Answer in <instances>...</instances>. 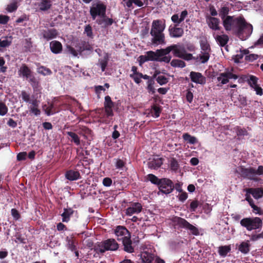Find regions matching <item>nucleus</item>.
I'll return each instance as SVG.
<instances>
[{
    "label": "nucleus",
    "instance_id": "obj_47",
    "mask_svg": "<svg viewBox=\"0 0 263 263\" xmlns=\"http://www.w3.org/2000/svg\"><path fill=\"white\" fill-rule=\"evenodd\" d=\"M258 78L254 76L250 75L248 79V82L252 88L257 85Z\"/></svg>",
    "mask_w": 263,
    "mask_h": 263
},
{
    "label": "nucleus",
    "instance_id": "obj_4",
    "mask_svg": "<svg viewBox=\"0 0 263 263\" xmlns=\"http://www.w3.org/2000/svg\"><path fill=\"white\" fill-rule=\"evenodd\" d=\"M240 224L249 231L256 230L259 232L262 227L263 222L258 217H246L240 220Z\"/></svg>",
    "mask_w": 263,
    "mask_h": 263
},
{
    "label": "nucleus",
    "instance_id": "obj_18",
    "mask_svg": "<svg viewBox=\"0 0 263 263\" xmlns=\"http://www.w3.org/2000/svg\"><path fill=\"white\" fill-rule=\"evenodd\" d=\"M164 161L162 158H154L149 159L147 166L151 169L157 170L161 167Z\"/></svg>",
    "mask_w": 263,
    "mask_h": 263
},
{
    "label": "nucleus",
    "instance_id": "obj_11",
    "mask_svg": "<svg viewBox=\"0 0 263 263\" xmlns=\"http://www.w3.org/2000/svg\"><path fill=\"white\" fill-rule=\"evenodd\" d=\"M232 71H233V68L231 69V71L227 70L224 72L220 73L219 77H217L218 81L220 82L221 84H226L229 82V79H237L238 76L233 73Z\"/></svg>",
    "mask_w": 263,
    "mask_h": 263
},
{
    "label": "nucleus",
    "instance_id": "obj_20",
    "mask_svg": "<svg viewBox=\"0 0 263 263\" xmlns=\"http://www.w3.org/2000/svg\"><path fill=\"white\" fill-rule=\"evenodd\" d=\"M246 192L249 193L256 199L261 198L263 196V189L261 188H246L244 190Z\"/></svg>",
    "mask_w": 263,
    "mask_h": 263
},
{
    "label": "nucleus",
    "instance_id": "obj_58",
    "mask_svg": "<svg viewBox=\"0 0 263 263\" xmlns=\"http://www.w3.org/2000/svg\"><path fill=\"white\" fill-rule=\"evenodd\" d=\"M177 197L178 198L179 201L183 202L188 197V195L185 192L182 191L180 192Z\"/></svg>",
    "mask_w": 263,
    "mask_h": 263
},
{
    "label": "nucleus",
    "instance_id": "obj_62",
    "mask_svg": "<svg viewBox=\"0 0 263 263\" xmlns=\"http://www.w3.org/2000/svg\"><path fill=\"white\" fill-rule=\"evenodd\" d=\"M237 136H247L248 133L247 130L245 128L238 127L236 130Z\"/></svg>",
    "mask_w": 263,
    "mask_h": 263
},
{
    "label": "nucleus",
    "instance_id": "obj_33",
    "mask_svg": "<svg viewBox=\"0 0 263 263\" xmlns=\"http://www.w3.org/2000/svg\"><path fill=\"white\" fill-rule=\"evenodd\" d=\"M219 16L220 17L222 21L227 18L230 12V8L226 6L221 7L219 10Z\"/></svg>",
    "mask_w": 263,
    "mask_h": 263
},
{
    "label": "nucleus",
    "instance_id": "obj_21",
    "mask_svg": "<svg viewBox=\"0 0 263 263\" xmlns=\"http://www.w3.org/2000/svg\"><path fill=\"white\" fill-rule=\"evenodd\" d=\"M123 246V250L129 253L134 252V247L133 246V242L131 240V235L122 240Z\"/></svg>",
    "mask_w": 263,
    "mask_h": 263
},
{
    "label": "nucleus",
    "instance_id": "obj_15",
    "mask_svg": "<svg viewBox=\"0 0 263 263\" xmlns=\"http://www.w3.org/2000/svg\"><path fill=\"white\" fill-rule=\"evenodd\" d=\"M191 81L196 84H204L205 83V78L200 72L191 71L190 73Z\"/></svg>",
    "mask_w": 263,
    "mask_h": 263
},
{
    "label": "nucleus",
    "instance_id": "obj_41",
    "mask_svg": "<svg viewBox=\"0 0 263 263\" xmlns=\"http://www.w3.org/2000/svg\"><path fill=\"white\" fill-rule=\"evenodd\" d=\"M171 65L174 67L183 68L185 67L186 64L184 61L182 60L178 59H173L171 62Z\"/></svg>",
    "mask_w": 263,
    "mask_h": 263
},
{
    "label": "nucleus",
    "instance_id": "obj_52",
    "mask_svg": "<svg viewBox=\"0 0 263 263\" xmlns=\"http://www.w3.org/2000/svg\"><path fill=\"white\" fill-rule=\"evenodd\" d=\"M28 79H29V81L33 89L37 88L39 86V82L37 81L34 76L32 75Z\"/></svg>",
    "mask_w": 263,
    "mask_h": 263
},
{
    "label": "nucleus",
    "instance_id": "obj_39",
    "mask_svg": "<svg viewBox=\"0 0 263 263\" xmlns=\"http://www.w3.org/2000/svg\"><path fill=\"white\" fill-rule=\"evenodd\" d=\"M174 47L175 46H173V44L170 46L167 47L165 49H157V52L158 54H159L160 57L166 55L171 51H172V50L174 49Z\"/></svg>",
    "mask_w": 263,
    "mask_h": 263
},
{
    "label": "nucleus",
    "instance_id": "obj_49",
    "mask_svg": "<svg viewBox=\"0 0 263 263\" xmlns=\"http://www.w3.org/2000/svg\"><path fill=\"white\" fill-rule=\"evenodd\" d=\"M37 72L44 76L49 75L52 73L50 69L42 66L37 68Z\"/></svg>",
    "mask_w": 263,
    "mask_h": 263
},
{
    "label": "nucleus",
    "instance_id": "obj_7",
    "mask_svg": "<svg viewBox=\"0 0 263 263\" xmlns=\"http://www.w3.org/2000/svg\"><path fill=\"white\" fill-rule=\"evenodd\" d=\"M172 221L180 228L190 231L192 234L194 235H198L199 234L198 229L194 226L190 224L185 219L179 217H175L173 219Z\"/></svg>",
    "mask_w": 263,
    "mask_h": 263
},
{
    "label": "nucleus",
    "instance_id": "obj_1",
    "mask_svg": "<svg viewBox=\"0 0 263 263\" xmlns=\"http://www.w3.org/2000/svg\"><path fill=\"white\" fill-rule=\"evenodd\" d=\"M222 25L227 31H235L238 37L242 40H246L252 31V26L248 24L241 16H228L222 21Z\"/></svg>",
    "mask_w": 263,
    "mask_h": 263
},
{
    "label": "nucleus",
    "instance_id": "obj_26",
    "mask_svg": "<svg viewBox=\"0 0 263 263\" xmlns=\"http://www.w3.org/2000/svg\"><path fill=\"white\" fill-rule=\"evenodd\" d=\"M65 177L70 181H74L81 178V176L78 171L70 170L66 172Z\"/></svg>",
    "mask_w": 263,
    "mask_h": 263
},
{
    "label": "nucleus",
    "instance_id": "obj_32",
    "mask_svg": "<svg viewBox=\"0 0 263 263\" xmlns=\"http://www.w3.org/2000/svg\"><path fill=\"white\" fill-rule=\"evenodd\" d=\"M183 140L187 141V143L191 144H195L197 143L198 141L195 137L191 136L189 133H184L182 135Z\"/></svg>",
    "mask_w": 263,
    "mask_h": 263
},
{
    "label": "nucleus",
    "instance_id": "obj_48",
    "mask_svg": "<svg viewBox=\"0 0 263 263\" xmlns=\"http://www.w3.org/2000/svg\"><path fill=\"white\" fill-rule=\"evenodd\" d=\"M157 82L160 85H163L167 84L168 82V78L164 76H158L156 79Z\"/></svg>",
    "mask_w": 263,
    "mask_h": 263
},
{
    "label": "nucleus",
    "instance_id": "obj_35",
    "mask_svg": "<svg viewBox=\"0 0 263 263\" xmlns=\"http://www.w3.org/2000/svg\"><path fill=\"white\" fill-rule=\"evenodd\" d=\"M162 111V107L156 104H154L152 106L151 112L152 116L155 118H158L160 116V115Z\"/></svg>",
    "mask_w": 263,
    "mask_h": 263
},
{
    "label": "nucleus",
    "instance_id": "obj_36",
    "mask_svg": "<svg viewBox=\"0 0 263 263\" xmlns=\"http://www.w3.org/2000/svg\"><path fill=\"white\" fill-rule=\"evenodd\" d=\"M147 179L151 181V182L155 185H159L160 182L162 181V178L159 179L156 176L153 174H149L147 175Z\"/></svg>",
    "mask_w": 263,
    "mask_h": 263
},
{
    "label": "nucleus",
    "instance_id": "obj_31",
    "mask_svg": "<svg viewBox=\"0 0 263 263\" xmlns=\"http://www.w3.org/2000/svg\"><path fill=\"white\" fill-rule=\"evenodd\" d=\"M231 250V247L229 246H222L218 248V253L220 256L226 257Z\"/></svg>",
    "mask_w": 263,
    "mask_h": 263
},
{
    "label": "nucleus",
    "instance_id": "obj_44",
    "mask_svg": "<svg viewBox=\"0 0 263 263\" xmlns=\"http://www.w3.org/2000/svg\"><path fill=\"white\" fill-rule=\"evenodd\" d=\"M173 46H175L174 49L172 50L174 55L176 57L181 58L182 54H183L184 49H182V50L179 49L178 48V46L176 44H173Z\"/></svg>",
    "mask_w": 263,
    "mask_h": 263
},
{
    "label": "nucleus",
    "instance_id": "obj_45",
    "mask_svg": "<svg viewBox=\"0 0 263 263\" xmlns=\"http://www.w3.org/2000/svg\"><path fill=\"white\" fill-rule=\"evenodd\" d=\"M141 258L143 263H152L154 258L152 254L144 253L142 255Z\"/></svg>",
    "mask_w": 263,
    "mask_h": 263
},
{
    "label": "nucleus",
    "instance_id": "obj_30",
    "mask_svg": "<svg viewBox=\"0 0 263 263\" xmlns=\"http://www.w3.org/2000/svg\"><path fill=\"white\" fill-rule=\"evenodd\" d=\"M250 244L249 243V241L242 242L238 248V250L242 253L246 254L250 252Z\"/></svg>",
    "mask_w": 263,
    "mask_h": 263
},
{
    "label": "nucleus",
    "instance_id": "obj_56",
    "mask_svg": "<svg viewBox=\"0 0 263 263\" xmlns=\"http://www.w3.org/2000/svg\"><path fill=\"white\" fill-rule=\"evenodd\" d=\"M84 33L86 34L88 37L90 38L93 37L92 27L90 25H87L85 27Z\"/></svg>",
    "mask_w": 263,
    "mask_h": 263
},
{
    "label": "nucleus",
    "instance_id": "obj_38",
    "mask_svg": "<svg viewBox=\"0 0 263 263\" xmlns=\"http://www.w3.org/2000/svg\"><path fill=\"white\" fill-rule=\"evenodd\" d=\"M133 4L138 7H142L144 5V3L142 0H128L126 3V5L129 8H133Z\"/></svg>",
    "mask_w": 263,
    "mask_h": 263
},
{
    "label": "nucleus",
    "instance_id": "obj_22",
    "mask_svg": "<svg viewBox=\"0 0 263 263\" xmlns=\"http://www.w3.org/2000/svg\"><path fill=\"white\" fill-rule=\"evenodd\" d=\"M50 49L52 53L59 54L62 52L63 46L59 41H52L50 43Z\"/></svg>",
    "mask_w": 263,
    "mask_h": 263
},
{
    "label": "nucleus",
    "instance_id": "obj_9",
    "mask_svg": "<svg viewBox=\"0 0 263 263\" xmlns=\"http://www.w3.org/2000/svg\"><path fill=\"white\" fill-rule=\"evenodd\" d=\"M106 6L103 3H98L90 7V14L93 20H95L97 16L100 17L106 14Z\"/></svg>",
    "mask_w": 263,
    "mask_h": 263
},
{
    "label": "nucleus",
    "instance_id": "obj_61",
    "mask_svg": "<svg viewBox=\"0 0 263 263\" xmlns=\"http://www.w3.org/2000/svg\"><path fill=\"white\" fill-rule=\"evenodd\" d=\"M125 165V162L120 159L116 160L115 166L117 168L122 169Z\"/></svg>",
    "mask_w": 263,
    "mask_h": 263
},
{
    "label": "nucleus",
    "instance_id": "obj_25",
    "mask_svg": "<svg viewBox=\"0 0 263 263\" xmlns=\"http://www.w3.org/2000/svg\"><path fill=\"white\" fill-rule=\"evenodd\" d=\"M65 134L68 136V138L71 142L74 143L77 146L80 145L81 140L78 134L73 132H66Z\"/></svg>",
    "mask_w": 263,
    "mask_h": 263
},
{
    "label": "nucleus",
    "instance_id": "obj_2",
    "mask_svg": "<svg viewBox=\"0 0 263 263\" xmlns=\"http://www.w3.org/2000/svg\"><path fill=\"white\" fill-rule=\"evenodd\" d=\"M165 28V20H154L152 24L150 34L152 36L151 43L154 46L166 44L164 30Z\"/></svg>",
    "mask_w": 263,
    "mask_h": 263
},
{
    "label": "nucleus",
    "instance_id": "obj_19",
    "mask_svg": "<svg viewBox=\"0 0 263 263\" xmlns=\"http://www.w3.org/2000/svg\"><path fill=\"white\" fill-rule=\"evenodd\" d=\"M42 35L44 39L49 41L55 39L58 35V31L54 28L44 30L42 31Z\"/></svg>",
    "mask_w": 263,
    "mask_h": 263
},
{
    "label": "nucleus",
    "instance_id": "obj_50",
    "mask_svg": "<svg viewBox=\"0 0 263 263\" xmlns=\"http://www.w3.org/2000/svg\"><path fill=\"white\" fill-rule=\"evenodd\" d=\"M21 97L22 100L26 103H29L32 100L30 99V95L25 90L21 91Z\"/></svg>",
    "mask_w": 263,
    "mask_h": 263
},
{
    "label": "nucleus",
    "instance_id": "obj_59",
    "mask_svg": "<svg viewBox=\"0 0 263 263\" xmlns=\"http://www.w3.org/2000/svg\"><path fill=\"white\" fill-rule=\"evenodd\" d=\"M260 238H263V232L258 234H252L250 237V240L252 241H256Z\"/></svg>",
    "mask_w": 263,
    "mask_h": 263
},
{
    "label": "nucleus",
    "instance_id": "obj_40",
    "mask_svg": "<svg viewBox=\"0 0 263 263\" xmlns=\"http://www.w3.org/2000/svg\"><path fill=\"white\" fill-rule=\"evenodd\" d=\"M43 109L45 110V114L47 116H50L56 112L53 103H51L48 106H47L46 105H45L43 106Z\"/></svg>",
    "mask_w": 263,
    "mask_h": 263
},
{
    "label": "nucleus",
    "instance_id": "obj_42",
    "mask_svg": "<svg viewBox=\"0 0 263 263\" xmlns=\"http://www.w3.org/2000/svg\"><path fill=\"white\" fill-rule=\"evenodd\" d=\"M91 133L92 131L90 129L86 126H82L78 132V134L86 138L87 135H91Z\"/></svg>",
    "mask_w": 263,
    "mask_h": 263
},
{
    "label": "nucleus",
    "instance_id": "obj_5",
    "mask_svg": "<svg viewBox=\"0 0 263 263\" xmlns=\"http://www.w3.org/2000/svg\"><path fill=\"white\" fill-rule=\"evenodd\" d=\"M119 245L113 238L107 239L95 246V251L97 253H104L107 251H115L118 249Z\"/></svg>",
    "mask_w": 263,
    "mask_h": 263
},
{
    "label": "nucleus",
    "instance_id": "obj_55",
    "mask_svg": "<svg viewBox=\"0 0 263 263\" xmlns=\"http://www.w3.org/2000/svg\"><path fill=\"white\" fill-rule=\"evenodd\" d=\"M199 206V201L197 200H193L190 204V211L191 212H195Z\"/></svg>",
    "mask_w": 263,
    "mask_h": 263
},
{
    "label": "nucleus",
    "instance_id": "obj_43",
    "mask_svg": "<svg viewBox=\"0 0 263 263\" xmlns=\"http://www.w3.org/2000/svg\"><path fill=\"white\" fill-rule=\"evenodd\" d=\"M109 57L107 53L104 56L103 59L100 61L101 70L104 71L108 64Z\"/></svg>",
    "mask_w": 263,
    "mask_h": 263
},
{
    "label": "nucleus",
    "instance_id": "obj_17",
    "mask_svg": "<svg viewBox=\"0 0 263 263\" xmlns=\"http://www.w3.org/2000/svg\"><path fill=\"white\" fill-rule=\"evenodd\" d=\"M142 209V206L139 202H135L131 204L126 210V214L127 215L132 216L134 214H138L141 212Z\"/></svg>",
    "mask_w": 263,
    "mask_h": 263
},
{
    "label": "nucleus",
    "instance_id": "obj_23",
    "mask_svg": "<svg viewBox=\"0 0 263 263\" xmlns=\"http://www.w3.org/2000/svg\"><path fill=\"white\" fill-rule=\"evenodd\" d=\"M207 23L209 27L212 30H219L220 29L219 26L220 20L217 17H209L207 21Z\"/></svg>",
    "mask_w": 263,
    "mask_h": 263
},
{
    "label": "nucleus",
    "instance_id": "obj_10",
    "mask_svg": "<svg viewBox=\"0 0 263 263\" xmlns=\"http://www.w3.org/2000/svg\"><path fill=\"white\" fill-rule=\"evenodd\" d=\"M158 187L160 192L165 194H168L174 190V184L171 179L163 178Z\"/></svg>",
    "mask_w": 263,
    "mask_h": 263
},
{
    "label": "nucleus",
    "instance_id": "obj_60",
    "mask_svg": "<svg viewBox=\"0 0 263 263\" xmlns=\"http://www.w3.org/2000/svg\"><path fill=\"white\" fill-rule=\"evenodd\" d=\"M11 213L13 218L16 220L19 219L21 217L20 214L16 209H12Z\"/></svg>",
    "mask_w": 263,
    "mask_h": 263
},
{
    "label": "nucleus",
    "instance_id": "obj_46",
    "mask_svg": "<svg viewBox=\"0 0 263 263\" xmlns=\"http://www.w3.org/2000/svg\"><path fill=\"white\" fill-rule=\"evenodd\" d=\"M170 168L172 171H176L179 167V165L177 160L175 158H172L170 161Z\"/></svg>",
    "mask_w": 263,
    "mask_h": 263
},
{
    "label": "nucleus",
    "instance_id": "obj_27",
    "mask_svg": "<svg viewBox=\"0 0 263 263\" xmlns=\"http://www.w3.org/2000/svg\"><path fill=\"white\" fill-rule=\"evenodd\" d=\"M19 72L23 77L28 79L32 74V71L26 65L23 64L21 67Z\"/></svg>",
    "mask_w": 263,
    "mask_h": 263
},
{
    "label": "nucleus",
    "instance_id": "obj_64",
    "mask_svg": "<svg viewBox=\"0 0 263 263\" xmlns=\"http://www.w3.org/2000/svg\"><path fill=\"white\" fill-rule=\"evenodd\" d=\"M112 181L110 178L105 177L103 180V184L105 186H110L112 184Z\"/></svg>",
    "mask_w": 263,
    "mask_h": 263
},
{
    "label": "nucleus",
    "instance_id": "obj_54",
    "mask_svg": "<svg viewBox=\"0 0 263 263\" xmlns=\"http://www.w3.org/2000/svg\"><path fill=\"white\" fill-rule=\"evenodd\" d=\"M8 110V108L6 104L0 101V116H3L5 115Z\"/></svg>",
    "mask_w": 263,
    "mask_h": 263
},
{
    "label": "nucleus",
    "instance_id": "obj_53",
    "mask_svg": "<svg viewBox=\"0 0 263 263\" xmlns=\"http://www.w3.org/2000/svg\"><path fill=\"white\" fill-rule=\"evenodd\" d=\"M181 59H182L185 61H189L192 59H195V58L193 56L192 54L187 53L185 49H183V52L182 54Z\"/></svg>",
    "mask_w": 263,
    "mask_h": 263
},
{
    "label": "nucleus",
    "instance_id": "obj_24",
    "mask_svg": "<svg viewBox=\"0 0 263 263\" xmlns=\"http://www.w3.org/2000/svg\"><path fill=\"white\" fill-rule=\"evenodd\" d=\"M213 36L216 42L220 47L226 46L229 41V37L227 34L215 35V33H214Z\"/></svg>",
    "mask_w": 263,
    "mask_h": 263
},
{
    "label": "nucleus",
    "instance_id": "obj_37",
    "mask_svg": "<svg viewBox=\"0 0 263 263\" xmlns=\"http://www.w3.org/2000/svg\"><path fill=\"white\" fill-rule=\"evenodd\" d=\"M154 79L155 78H153L152 77L149 78L147 82V89L148 92L151 93L152 94H154L156 92L155 89L154 87V85L155 84Z\"/></svg>",
    "mask_w": 263,
    "mask_h": 263
},
{
    "label": "nucleus",
    "instance_id": "obj_12",
    "mask_svg": "<svg viewBox=\"0 0 263 263\" xmlns=\"http://www.w3.org/2000/svg\"><path fill=\"white\" fill-rule=\"evenodd\" d=\"M114 233L119 241L122 240L130 236V233L124 226H118L114 230Z\"/></svg>",
    "mask_w": 263,
    "mask_h": 263
},
{
    "label": "nucleus",
    "instance_id": "obj_28",
    "mask_svg": "<svg viewBox=\"0 0 263 263\" xmlns=\"http://www.w3.org/2000/svg\"><path fill=\"white\" fill-rule=\"evenodd\" d=\"M200 48L202 51V52L210 53L211 49L210 44L206 39L201 40L200 41Z\"/></svg>",
    "mask_w": 263,
    "mask_h": 263
},
{
    "label": "nucleus",
    "instance_id": "obj_14",
    "mask_svg": "<svg viewBox=\"0 0 263 263\" xmlns=\"http://www.w3.org/2000/svg\"><path fill=\"white\" fill-rule=\"evenodd\" d=\"M75 215L78 216V212L77 211L74 210L72 208L67 207L64 208L63 212L61 215L62 217V221L63 222H68L70 221V217Z\"/></svg>",
    "mask_w": 263,
    "mask_h": 263
},
{
    "label": "nucleus",
    "instance_id": "obj_51",
    "mask_svg": "<svg viewBox=\"0 0 263 263\" xmlns=\"http://www.w3.org/2000/svg\"><path fill=\"white\" fill-rule=\"evenodd\" d=\"M17 2L14 1L7 5L6 10L9 12L15 11L17 9Z\"/></svg>",
    "mask_w": 263,
    "mask_h": 263
},
{
    "label": "nucleus",
    "instance_id": "obj_63",
    "mask_svg": "<svg viewBox=\"0 0 263 263\" xmlns=\"http://www.w3.org/2000/svg\"><path fill=\"white\" fill-rule=\"evenodd\" d=\"M258 58V55L256 54H250L248 55H246L245 59L246 61H253L257 60Z\"/></svg>",
    "mask_w": 263,
    "mask_h": 263
},
{
    "label": "nucleus",
    "instance_id": "obj_8",
    "mask_svg": "<svg viewBox=\"0 0 263 263\" xmlns=\"http://www.w3.org/2000/svg\"><path fill=\"white\" fill-rule=\"evenodd\" d=\"M235 172L243 179L257 181L258 179L255 176V168L253 167H245L243 166L238 167Z\"/></svg>",
    "mask_w": 263,
    "mask_h": 263
},
{
    "label": "nucleus",
    "instance_id": "obj_29",
    "mask_svg": "<svg viewBox=\"0 0 263 263\" xmlns=\"http://www.w3.org/2000/svg\"><path fill=\"white\" fill-rule=\"evenodd\" d=\"M147 57L149 61H158L159 60V54L157 52V50L156 52L153 51H148L145 54Z\"/></svg>",
    "mask_w": 263,
    "mask_h": 263
},
{
    "label": "nucleus",
    "instance_id": "obj_34",
    "mask_svg": "<svg viewBox=\"0 0 263 263\" xmlns=\"http://www.w3.org/2000/svg\"><path fill=\"white\" fill-rule=\"evenodd\" d=\"M51 5L50 0H42L39 6L41 10L46 11L50 8Z\"/></svg>",
    "mask_w": 263,
    "mask_h": 263
},
{
    "label": "nucleus",
    "instance_id": "obj_3",
    "mask_svg": "<svg viewBox=\"0 0 263 263\" xmlns=\"http://www.w3.org/2000/svg\"><path fill=\"white\" fill-rule=\"evenodd\" d=\"M188 15V11L186 9L182 11L180 15L179 14H174L171 17V21L175 24L174 26L171 25L168 28L169 35L171 37L174 38H179L181 37L184 33L183 28L179 27V24L182 22L186 17Z\"/></svg>",
    "mask_w": 263,
    "mask_h": 263
},
{
    "label": "nucleus",
    "instance_id": "obj_16",
    "mask_svg": "<svg viewBox=\"0 0 263 263\" xmlns=\"http://www.w3.org/2000/svg\"><path fill=\"white\" fill-rule=\"evenodd\" d=\"M96 22L102 28H105L111 26L114 23V21L112 18L107 17L105 14L104 15L99 17V18L96 20Z\"/></svg>",
    "mask_w": 263,
    "mask_h": 263
},
{
    "label": "nucleus",
    "instance_id": "obj_57",
    "mask_svg": "<svg viewBox=\"0 0 263 263\" xmlns=\"http://www.w3.org/2000/svg\"><path fill=\"white\" fill-rule=\"evenodd\" d=\"M202 54L200 55L199 56V58L201 60V62L202 63H206L210 59V53H209L208 52H206V53L202 52Z\"/></svg>",
    "mask_w": 263,
    "mask_h": 263
},
{
    "label": "nucleus",
    "instance_id": "obj_6",
    "mask_svg": "<svg viewBox=\"0 0 263 263\" xmlns=\"http://www.w3.org/2000/svg\"><path fill=\"white\" fill-rule=\"evenodd\" d=\"M74 47L75 48L70 46H67L68 51L74 57H77L79 54L82 55L83 52L85 51L91 52L93 50L91 45L88 42L85 41H78L75 44Z\"/></svg>",
    "mask_w": 263,
    "mask_h": 263
},
{
    "label": "nucleus",
    "instance_id": "obj_13",
    "mask_svg": "<svg viewBox=\"0 0 263 263\" xmlns=\"http://www.w3.org/2000/svg\"><path fill=\"white\" fill-rule=\"evenodd\" d=\"M104 110L107 117H112L114 116L112 108L114 106V102L111 99L109 96L105 97V101L104 103Z\"/></svg>",
    "mask_w": 263,
    "mask_h": 263
}]
</instances>
